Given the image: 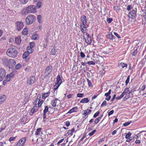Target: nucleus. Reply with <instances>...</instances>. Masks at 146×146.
I'll return each mask as SVG.
<instances>
[{"label":"nucleus","instance_id":"nucleus-1","mask_svg":"<svg viewBox=\"0 0 146 146\" xmlns=\"http://www.w3.org/2000/svg\"><path fill=\"white\" fill-rule=\"evenodd\" d=\"M35 7L33 5H30L23 9L21 11L22 15H26L28 13H34L36 12Z\"/></svg>","mask_w":146,"mask_h":146},{"label":"nucleus","instance_id":"nucleus-2","mask_svg":"<svg viewBox=\"0 0 146 146\" xmlns=\"http://www.w3.org/2000/svg\"><path fill=\"white\" fill-rule=\"evenodd\" d=\"M6 53L8 56L14 58L17 56L18 52L16 48L10 47L7 49Z\"/></svg>","mask_w":146,"mask_h":146},{"label":"nucleus","instance_id":"nucleus-3","mask_svg":"<svg viewBox=\"0 0 146 146\" xmlns=\"http://www.w3.org/2000/svg\"><path fill=\"white\" fill-rule=\"evenodd\" d=\"M35 19L36 17L35 15H30L25 18V22L27 25H30L35 21Z\"/></svg>","mask_w":146,"mask_h":146},{"label":"nucleus","instance_id":"nucleus-4","mask_svg":"<svg viewBox=\"0 0 146 146\" xmlns=\"http://www.w3.org/2000/svg\"><path fill=\"white\" fill-rule=\"evenodd\" d=\"M14 76V74L13 72H11L9 74L7 75V76H6L5 79L3 82V85H5L7 82L10 80L11 78L13 77Z\"/></svg>","mask_w":146,"mask_h":146},{"label":"nucleus","instance_id":"nucleus-5","mask_svg":"<svg viewBox=\"0 0 146 146\" xmlns=\"http://www.w3.org/2000/svg\"><path fill=\"white\" fill-rule=\"evenodd\" d=\"M15 25L16 29L18 31L21 30L24 26L23 23L22 21H16Z\"/></svg>","mask_w":146,"mask_h":146},{"label":"nucleus","instance_id":"nucleus-6","mask_svg":"<svg viewBox=\"0 0 146 146\" xmlns=\"http://www.w3.org/2000/svg\"><path fill=\"white\" fill-rule=\"evenodd\" d=\"M52 70V66L51 65L47 66L45 69L44 72L45 74L44 78H46L51 73Z\"/></svg>","mask_w":146,"mask_h":146},{"label":"nucleus","instance_id":"nucleus-7","mask_svg":"<svg viewBox=\"0 0 146 146\" xmlns=\"http://www.w3.org/2000/svg\"><path fill=\"white\" fill-rule=\"evenodd\" d=\"M6 72L5 70L3 68H0V82L2 81L5 77H6Z\"/></svg>","mask_w":146,"mask_h":146},{"label":"nucleus","instance_id":"nucleus-8","mask_svg":"<svg viewBox=\"0 0 146 146\" xmlns=\"http://www.w3.org/2000/svg\"><path fill=\"white\" fill-rule=\"evenodd\" d=\"M16 64V62L13 60L9 59V61L8 65L7 66L8 67L9 69H12L15 66Z\"/></svg>","mask_w":146,"mask_h":146},{"label":"nucleus","instance_id":"nucleus-9","mask_svg":"<svg viewBox=\"0 0 146 146\" xmlns=\"http://www.w3.org/2000/svg\"><path fill=\"white\" fill-rule=\"evenodd\" d=\"M36 78L35 76H31L29 79L27 80V84L28 85H31L35 82Z\"/></svg>","mask_w":146,"mask_h":146},{"label":"nucleus","instance_id":"nucleus-10","mask_svg":"<svg viewBox=\"0 0 146 146\" xmlns=\"http://www.w3.org/2000/svg\"><path fill=\"white\" fill-rule=\"evenodd\" d=\"M136 11L133 9L129 13V17L133 19H134L136 18Z\"/></svg>","mask_w":146,"mask_h":146},{"label":"nucleus","instance_id":"nucleus-11","mask_svg":"<svg viewBox=\"0 0 146 146\" xmlns=\"http://www.w3.org/2000/svg\"><path fill=\"white\" fill-rule=\"evenodd\" d=\"M86 35L87 36V38H85L84 36V38L85 39L86 42L89 44H90L92 42L91 36L87 33H86Z\"/></svg>","mask_w":146,"mask_h":146},{"label":"nucleus","instance_id":"nucleus-12","mask_svg":"<svg viewBox=\"0 0 146 146\" xmlns=\"http://www.w3.org/2000/svg\"><path fill=\"white\" fill-rule=\"evenodd\" d=\"M1 61L3 64L5 66H7L8 65L9 60L7 57L4 56L2 57Z\"/></svg>","mask_w":146,"mask_h":146},{"label":"nucleus","instance_id":"nucleus-13","mask_svg":"<svg viewBox=\"0 0 146 146\" xmlns=\"http://www.w3.org/2000/svg\"><path fill=\"white\" fill-rule=\"evenodd\" d=\"M38 110L37 106H35L33 107L31 110V111L30 112V115H32L33 113L36 112Z\"/></svg>","mask_w":146,"mask_h":146},{"label":"nucleus","instance_id":"nucleus-14","mask_svg":"<svg viewBox=\"0 0 146 146\" xmlns=\"http://www.w3.org/2000/svg\"><path fill=\"white\" fill-rule=\"evenodd\" d=\"M80 21L81 23L80 24L87 23V17L85 15H83L80 17Z\"/></svg>","mask_w":146,"mask_h":146},{"label":"nucleus","instance_id":"nucleus-15","mask_svg":"<svg viewBox=\"0 0 146 146\" xmlns=\"http://www.w3.org/2000/svg\"><path fill=\"white\" fill-rule=\"evenodd\" d=\"M78 111V109L77 107L73 108L70 110L68 112V113H71L73 112H77Z\"/></svg>","mask_w":146,"mask_h":146},{"label":"nucleus","instance_id":"nucleus-16","mask_svg":"<svg viewBox=\"0 0 146 146\" xmlns=\"http://www.w3.org/2000/svg\"><path fill=\"white\" fill-rule=\"evenodd\" d=\"M106 37L108 39L112 40L115 38V36L112 34L111 33H109L108 34L106 35Z\"/></svg>","mask_w":146,"mask_h":146},{"label":"nucleus","instance_id":"nucleus-17","mask_svg":"<svg viewBox=\"0 0 146 146\" xmlns=\"http://www.w3.org/2000/svg\"><path fill=\"white\" fill-rule=\"evenodd\" d=\"M61 82V84L62 83V80L60 76L59 75H58L56 77V80L55 83L57 84H60V83Z\"/></svg>","mask_w":146,"mask_h":146},{"label":"nucleus","instance_id":"nucleus-18","mask_svg":"<svg viewBox=\"0 0 146 146\" xmlns=\"http://www.w3.org/2000/svg\"><path fill=\"white\" fill-rule=\"evenodd\" d=\"M50 93V91L49 90L48 92L44 93L42 96V99H45L46 98L49 96Z\"/></svg>","mask_w":146,"mask_h":146},{"label":"nucleus","instance_id":"nucleus-19","mask_svg":"<svg viewBox=\"0 0 146 146\" xmlns=\"http://www.w3.org/2000/svg\"><path fill=\"white\" fill-rule=\"evenodd\" d=\"M21 37L18 36L16 37L15 39V42L17 44H19L21 43Z\"/></svg>","mask_w":146,"mask_h":146},{"label":"nucleus","instance_id":"nucleus-20","mask_svg":"<svg viewBox=\"0 0 146 146\" xmlns=\"http://www.w3.org/2000/svg\"><path fill=\"white\" fill-rule=\"evenodd\" d=\"M6 97L5 95H3L0 97V104H2L6 99Z\"/></svg>","mask_w":146,"mask_h":146},{"label":"nucleus","instance_id":"nucleus-21","mask_svg":"<svg viewBox=\"0 0 146 146\" xmlns=\"http://www.w3.org/2000/svg\"><path fill=\"white\" fill-rule=\"evenodd\" d=\"M89 100L87 98H84L82 99L80 101V103H86L88 102Z\"/></svg>","mask_w":146,"mask_h":146},{"label":"nucleus","instance_id":"nucleus-22","mask_svg":"<svg viewBox=\"0 0 146 146\" xmlns=\"http://www.w3.org/2000/svg\"><path fill=\"white\" fill-rule=\"evenodd\" d=\"M57 101H59V100L57 98H56L52 101L51 104L53 106L55 107L56 106Z\"/></svg>","mask_w":146,"mask_h":146},{"label":"nucleus","instance_id":"nucleus-23","mask_svg":"<svg viewBox=\"0 0 146 146\" xmlns=\"http://www.w3.org/2000/svg\"><path fill=\"white\" fill-rule=\"evenodd\" d=\"M26 137H24L20 139L18 141L19 142V143L21 142V143L22 144H23L25 145V144L26 142Z\"/></svg>","mask_w":146,"mask_h":146},{"label":"nucleus","instance_id":"nucleus-24","mask_svg":"<svg viewBox=\"0 0 146 146\" xmlns=\"http://www.w3.org/2000/svg\"><path fill=\"white\" fill-rule=\"evenodd\" d=\"M42 129L41 128H39L37 129L35 132V135H38L40 134V132H41V133H42V132L41 131Z\"/></svg>","mask_w":146,"mask_h":146},{"label":"nucleus","instance_id":"nucleus-25","mask_svg":"<svg viewBox=\"0 0 146 146\" xmlns=\"http://www.w3.org/2000/svg\"><path fill=\"white\" fill-rule=\"evenodd\" d=\"M103 116V115H100V116L96 118L95 121V123L97 124L100 121V119H101V118H102V116Z\"/></svg>","mask_w":146,"mask_h":146},{"label":"nucleus","instance_id":"nucleus-26","mask_svg":"<svg viewBox=\"0 0 146 146\" xmlns=\"http://www.w3.org/2000/svg\"><path fill=\"white\" fill-rule=\"evenodd\" d=\"M28 30L27 29V28H25L22 31V34L25 35H27L28 33Z\"/></svg>","mask_w":146,"mask_h":146},{"label":"nucleus","instance_id":"nucleus-27","mask_svg":"<svg viewBox=\"0 0 146 146\" xmlns=\"http://www.w3.org/2000/svg\"><path fill=\"white\" fill-rule=\"evenodd\" d=\"M118 65L121 66L122 68H124L125 67H127V64L126 63H124L122 62L119 63Z\"/></svg>","mask_w":146,"mask_h":146},{"label":"nucleus","instance_id":"nucleus-28","mask_svg":"<svg viewBox=\"0 0 146 146\" xmlns=\"http://www.w3.org/2000/svg\"><path fill=\"white\" fill-rule=\"evenodd\" d=\"M143 132H146V131H140L139 132V133L138 134H137V135H136L135 136V138L136 139H139V136L140 137H141V135H139V134Z\"/></svg>","mask_w":146,"mask_h":146},{"label":"nucleus","instance_id":"nucleus-29","mask_svg":"<svg viewBox=\"0 0 146 146\" xmlns=\"http://www.w3.org/2000/svg\"><path fill=\"white\" fill-rule=\"evenodd\" d=\"M27 52H28L29 54L31 53L33 51V49L31 48L29 46L27 47Z\"/></svg>","mask_w":146,"mask_h":146},{"label":"nucleus","instance_id":"nucleus-30","mask_svg":"<svg viewBox=\"0 0 146 146\" xmlns=\"http://www.w3.org/2000/svg\"><path fill=\"white\" fill-rule=\"evenodd\" d=\"M87 23L80 24V27L83 28L85 29H86L87 27Z\"/></svg>","mask_w":146,"mask_h":146},{"label":"nucleus","instance_id":"nucleus-31","mask_svg":"<svg viewBox=\"0 0 146 146\" xmlns=\"http://www.w3.org/2000/svg\"><path fill=\"white\" fill-rule=\"evenodd\" d=\"M29 54L27 52H25L23 55V58H26L29 56Z\"/></svg>","mask_w":146,"mask_h":146},{"label":"nucleus","instance_id":"nucleus-32","mask_svg":"<svg viewBox=\"0 0 146 146\" xmlns=\"http://www.w3.org/2000/svg\"><path fill=\"white\" fill-rule=\"evenodd\" d=\"M74 129L73 128L71 130H69L68 131V133L70 134L71 136H72L73 135L72 133L74 132Z\"/></svg>","mask_w":146,"mask_h":146},{"label":"nucleus","instance_id":"nucleus-33","mask_svg":"<svg viewBox=\"0 0 146 146\" xmlns=\"http://www.w3.org/2000/svg\"><path fill=\"white\" fill-rule=\"evenodd\" d=\"M56 50L54 48H53L51 49V51L50 52V54L52 55H54L56 54Z\"/></svg>","mask_w":146,"mask_h":146},{"label":"nucleus","instance_id":"nucleus-34","mask_svg":"<svg viewBox=\"0 0 146 146\" xmlns=\"http://www.w3.org/2000/svg\"><path fill=\"white\" fill-rule=\"evenodd\" d=\"M133 8V6L131 5H128L127 6V10L128 11H130Z\"/></svg>","mask_w":146,"mask_h":146},{"label":"nucleus","instance_id":"nucleus-35","mask_svg":"<svg viewBox=\"0 0 146 146\" xmlns=\"http://www.w3.org/2000/svg\"><path fill=\"white\" fill-rule=\"evenodd\" d=\"M53 91H52V92L53 93V96H52L54 97V96H56V95L57 94L58 91L57 90H55V89H54L53 88Z\"/></svg>","mask_w":146,"mask_h":146},{"label":"nucleus","instance_id":"nucleus-36","mask_svg":"<svg viewBox=\"0 0 146 146\" xmlns=\"http://www.w3.org/2000/svg\"><path fill=\"white\" fill-rule=\"evenodd\" d=\"M61 84V82H60V84H57L56 83H55V85L54 86V87L53 88L54 89L57 90L59 87L60 85Z\"/></svg>","mask_w":146,"mask_h":146},{"label":"nucleus","instance_id":"nucleus-37","mask_svg":"<svg viewBox=\"0 0 146 146\" xmlns=\"http://www.w3.org/2000/svg\"><path fill=\"white\" fill-rule=\"evenodd\" d=\"M113 9L114 10L116 11H117V10L119 11L120 9V6L116 5L114 6L113 7Z\"/></svg>","mask_w":146,"mask_h":146},{"label":"nucleus","instance_id":"nucleus-38","mask_svg":"<svg viewBox=\"0 0 146 146\" xmlns=\"http://www.w3.org/2000/svg\"><path fill=\"white\" fill-rule=\"evenodd\" d=\"M87 82L88 83V86L90 87H92L93 85H92L91 82L88 79H87Z\"/></svg>","mask_w":146,"mask_h":146},{"label":"nucleus","instance_id":"nucleus-39","mask_svg":"<svg viewBox=\"0 0 146 146\" xmlns=\"http://www.w3.org/2000/svg\"><path fill=\"white\" fill-rule=\"evenodd\" d=\"M38 35L37 34H35L32 35V39L35 40L37 39Z\"/></svg>","mask_w":146,"mask_h":146},{"label":"nucleus","instance_id":"nucleus-40","mask_svg":"<svg viewBox=\"0 0 146 146\" xmlns=\"http://www.w3.org/2000/svg\"><path fill=\"white\" fill-rule=\"evenodd\" d=\"M22 67V65L18 63L15 66V68L17 70L20 69Z\"/></svg>","mask_w":146,"mask_h":146},{"label":"nucleus","instance_id":"nucleus-41","mask_svg":"<svg viewBox=\"0 0 146 146\" xmlns=\"http://www.w3.org/2000/svg\"><path fill=\"white\" fill-rule=\"evenodd\" d=\"M30 48H31L33 49V48L35 46V43L34 42H30Z\"/></svg>","mask_w":146,"mask_h":146},{"label":"nucleus","instance_id":"nucleus-42","mask_svg":"<svg viewBox=\"0 0 146 146\" xmlns=\"http://www.w3.org/2000/svg\"><path fill=\"white\" fill-rule=\"evenodd\" d=\"M41 16L40 15H38L37 16V20L39 23H42V21L41 20Z\"/></svg>","mask_w":146,"mask_h":146},{"label":"nucleus","instance_id":"nucleus-43","mask_svg":"<svg viewBox=\"0 0 146 146\" xmlns=\"http://www.w3.org/2000/svg\"><path fill=\"white\" fill-rule=\"evenodd\" d=\"M131 121H129L123 123V125L124 126H127L130 124V123H131Z\"/></svg>","mask_w":146,"mask_h":146},{"label":"nucleus","instance_id":"nucleus-44","mask_svg":"<svg viewBox=\"0 0 146 146\" xmlns=\"http://www.w3.org/2000/svg\"><path fill=\"white\" fill-rule=\"evenodd\" d=\"M42 4V3L40 2H38L37 4L36 7L38 8H39L41 6Z\"/></svg>","mask_w":146,"mask_h":146},{"label":"nucleus","instance_id":"nucleus-45","mask_svg":"<svg viewBox=\"0 0 146 146\" xmlns=\"http://www.w3.org/2000/svg\"><path fill=\"white\" fill-rule=\"evenodd\" d=\"M21 3L23 4H25L29 0H20Z\"/></svg>","mask_w":146,"mask_h":146},{"label":"nucleus","instance_id":"nucleus-46","mask_svg":"<svg viewBox=\"0 0 146 146\" xmlns=\"http://www.w3.org/2000/svg\"><path fill=\"white\" fill-rule=\"evenodd\" d=\"M131 135V133L130 132H129L128 133H127L125 137V138L126 139H127L129 137H130Z\"/></svg>","mask_w":146,"mask_h":146},{"label":"nucleus","instance_id":"nucleus-47","mask_svg":"<svg viewBox=\"0 0 146 146\" xmlns=\"http://www.w3.org/2000/svg\"><path fill=\"white\" fill-rule=\"evenodd\" d=\"M129 79H130V76H128L127 77V79L125 81V83L126 85V86L128 84L129 82Z\"/></svg>","mask_w":146,"mask_h":146},{"label":"nucleus","instance_id":"nucleus-48","mask_svg":"<svg viewBox=\"0 0 146 146\" xmlns=\"http://www.w3.org/2000/svg\"><path fill=\"white\" fill-rule=\"evenodd\" d=\"M111 89L108 92L106 93L105 94V96H110V94L111 93Z\"/></svg>","mask_w":146,"mask_h":146},{"label":"nucleus","instance_id":"nucleus-49","mask_svg":"<svg viewBox=\"0 0 146 146\" xmlns=\"http://www.w3.org/2000/svg\"><path fill=\"white\" fill-rule=\"evenodd\" d=\"M80 29H81V32L83 33H85L86 34V30H87V29H84V28H82V27H80Z\"/></svg>","mask_w":146,"mask_h":146},{"label":"nucleus","instance_id":"nucleus-50","mask_svg":"<svg viewBox=\"0 0 146 146\" xmlns=\"http://www.w3.org/2000/svg\"><path fill=\"white\" fill-rule=\"evenodd\" d=\"M113 21L112 18H108L107 19L106 21L109 23H110Z\"/></svg>","mask_w":146,"mask_h":146},{"label":"nucleus","instance_id":"nucleus-51","mask_svg":"<svg viewBox=\"0 0 146 146\" xmlns=\"http://www.w3.org/2000/svg\"><path fill=\"white\" fill-rule=\"evenodd\" d=\"M48 108L47 106H46L45 107V108L43 111V112L46 113L48 111Z\"/></svg>","mask_w":146,"mask_h":146},{"label":"nucleus","instance_id":"nucleus-52","mask_svg":"<svg viewBox=\"0 0 146 146\" xmlns=\"http://www.w3.org/2000/svg\"><path fill=\"white\" fill-rule=\"evenodd\" d=\"M100 113V112L99 111H97L96 113L94 115L93 117L94 118L96 117L97 116H98L99 115V114Z\"/></svg>","mask_w":146,"mask_h":146},{"label":"nucleus","instance_id":"nucleus-53","mask_svg":"<svg viewBox=\"0 0 146 146\" xmlns=\"http://www.w3.org/2000/svg\"><path fill=\"white\" fill-rule=\"evenodd\" d=\"M137 52H138L137 49H136L133 52L132 54V56H135V55L136 54H137Z\"/></svg>","mask_w":146,"mask_h":146},{"label":"nucleus","instance_id":"nucleus-54","mask_svg":"<svg viewBox=\"0 0 146 146\" xmlns=\"http://www.w3.org/2000/svg\"><path fill=\"white\" fill-rule=\"evenodd\" d=\"M84 96V94L82 93H78L77 94V96L78 97L82 98Z\"/></svg>","mask_w":146,"mask_h":146},{"label":"nucleus","instance_id":"nucleus-55","mask_svg":"<svg viewBox=\"0 0 146 146\" xmlns=\"http://www.w3.org/2000/svg\"><path fill=\"white\" fill-rule=\"evenodd\" d=\"M133 137H130L127 138V139L126 140V141L127 142H129L131 141L132 139H133Z\"/></svg>","mask_w":146,"mask_h":146},{"label":"nucleus","instance_id":"nucleus-56","mask_svg":"<svg viewBox=\"0 0 146 146\" xmlns=\"http://www.w3.org/2000/svg\"><path fill=\"white\" fill-rule=\"evenodd\" d=\"M87 63L89 65H94L95 64V62L93 61H88L87 62Z\"/></svg>","mask_w":146,"mask_h":146},{"label":"nucleus","instance_id":"nucleus-57","mask_svg":"<svg viewBox=\"0 0 146 146\" xmlns=\"http://www.w3.org/2000/svg\"><path fill=\"white\" fill-rule=\"evenodd\" d=\"M16 137H17V136H16L15 137H10V138L9 139V141L10 142L11 141H15V140L16 139Z\"/></svg>","mask_w":146,"mask_h":146},{"label":"nucleus","instance_id":"nucleus-58","mask_svg":"<svg viewBox=\"0 0 146 146\" xmlns=\"http://www.w3.org/2000/svg\"><path fill=\"white\" fill-rule=\"evenodd\" d=\"M24 145L22 144L21 142L19 143V141H18L17 143L16 144V146H23Z\"/></svg>","mask_w":146,"mask_h":146},{"label":"nucleus","instance_id":"nucleus-59","mask_svg":"<svg viewBox=\"0 0 146 146\" xmlns=\"http://www.w3.org/2000/svg\"><path fill=\"white\" fill-rule=\"evenodd\" d=\"M114 35L117 37V38H120L121 37L116 32H114L113 33Z\"/></svg>","mask_w":146,"mask_h":146},{"label":"nucleus","instance_id":"nucleus-60","mask_svg":"<svg viewBox=\"0 0 146 146\" xmlns=\"http://www.w3.org/2000/svg\"><path fill=\"white\" fill-rule=\"evenodd\" d=\"M80 56L82 58H84L85 56L84 54L82 52H80Z\"/></svg>","mask_w":146,"mask_h":146},{"label":"nucleus","instance_id":"nucleus-61","mask_svg":"<svg viewBox=\"0 0 146 146\" xmlns=\"http://www.w3.org/2000/svg\"><path fill=\"white\" fill-rule=\"evenodd\" d=\"M96 131V130H94L93 131H92L90 133H89L88 135L90 136H92V135H93L94 134V133Z\"/></svg>","mask_w":146,"mask_h":146},{"label":"nucleus","instance_id":"nucleus-62","mask_svg":"<svg viewBox=\"0 0 146 146\" xmlns=\"http://www.w3.org/2000/svg\"><path fill=\"white\" fill-rule=\"evenodd\" d=\"M106 100L104 101L102 104L101 105V106L102 107L104 106H106Z\"/></svg>","mask_w":146,"mask_h":146},{"label":"nucleus","instance_id":"nucleus-63","mask_svg":"<svg viewBox=\"0 0 146 146\" xmlns=\"http://www.w3.org/2000/svg\"><path fill=\"white\" fill-rule=\"evenodd\" d=\"M116 94H114L112 98H111V102H112L115 99V97H116Z\"/></svg>","mask_w":146,"mask_h":146},{"label":"nucleus","instance_id":"nucleus-64","mask_svg":"<svg viewBox=\"0 0 146 146\" xmlns=\"http://www.w3.org/2000/svg\"><path fill=\"white\" fill-rule=\"evenodd\" d=\"M114 111L113 110L110 111L108 113V115L110 116L111 115L113 114L114 113Z\"/></svg>","mask_w":146,"mask_h":146}]
</instances>
